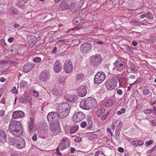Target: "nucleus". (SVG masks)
Returning a JSON list of instances; mask_svg holds the SVG:
<instances>
[{
	"mask_svg": "<svg viewBox=\"0 0 156 156\" xmlns=\"http://www.w3.org/2000/svg\"><path fill=\"white\" fill-rule=\"evenodd\" d=\"M9 130L15 136H19L22 134V126L18 121H11L9 125Z\"/></svg>",
	"mask_w": 156,
	"mask_h": 156,
	"instance_id": "1",
	"label": "nucleus"
},
{
	"mask_svg": "<svg viewBox=\"0 0 156 156\" xmlns=\"http://www.w3.org/2000/svg\"><path fill=\"white\" fill-rule=\"evenodd\" d=\"M97 101L94 98L88 97L80 101V106L83 109L89 110L95 107Z\"/></svg>",
	"mask_w": 156,
	"mask_h": 156,
	"instance_id": "2",
	"label": "nucleus"
},
{
	"mask_svg": "<svg viewBox=\"0 0 156 156\" xmlns=\"http://www.w3.org/2000/svg\"><path fill=\"white\" fill-rule=\"evenodd\" d=\"M70 142L68 139L66 137H63L62 139L61 142L56 149L57 154L61 155V154L58 150L62 151L68 148L69 146Z\"/></svg>",
	"mask_w": 156,
	"mask_h": 156,
	"instance_id": "3",
	"label": "nucleus"
},
{
	"mask_svg": "<svg viewBox=\"0 0 156 156\" xmlns=\"http://www.w3.org/2000/svg\"><path fill=\"white\" fill-rule=\"evenodd\" d=\"M106 76L102 72H98L94 76V82L95 84H99L101 83L105 79Z\"/></svg>",
	"mask_w": 156,
	"mask_h": 156,
	"instance_id": "4",
	"label": "nucleus"
},
{
	"mask_svg": "<svg viewBox=\"0 0 156 156\" xmlns=\"http://www.w3.org/2000/svg\"><path fill=\"white\" fill-rule=\"evenodd\" d=\"M66 107L68 108V106L67 107L63 106L61 107H57V110L58 113L59 118L63 119L68 116L69 113V112H68V110H66V111L64 112L62 111V109H61V108L63 109L65 108V109H67V108H66Z\"/></svg>",
	"mask_w": 156,
	"mask_h": 156,
	"instance_id": "5",
	"label": "nucleus"
},
{
	"mask_svg": "<svg viewBox=\"0 0 156 156\" xmlns=\"http://www.w3.org/2000/svg\"><path fill=\"white\" fill-rule=\"evenodd\" d=\"M92 47L90 44L87 42L82 44L80 47V50L83 54L88 53L91 50Z\"/></svg>",
	"mask_w": 156,
	"mask_h": 156,
	"instance_id": "6",
	"label": "nucleus"
},
{
	"mask_svg": "<svg viewBox=\"0 0 156 156\" xmlns=\"http://www.w3.org/2000/svg\"><path fill=\"white\" fill-rule=\"evenodd\" d=\"M85 117V115L82 112H78L73 115V121L74 122H77L82 121Z\"/></svg>",
	"mask_w": 156,
	"mask_h": 156,
	"instance_id": "7",
	"label": "nucleus"
},
{
	"mask_svg": "<svg viewBox=\"0 0 156 156\" xmlns=\"http://www.w3.org/2000/svg\"><path fill=\"white\" fill-rule=\"evenodd\" d=\"M73 66L72 62L70 60L66 61L64 65V69L66 73H70L72 70Z\"/></svg>",
	"mask_w": 156,
	"mask_h": 156,
	"instance_id": "8",
	"label": "nucleus"
},
{
	"mask_svg": "<svg viewBox=\"0 0 156 156\" xmlns=\"http://www.w3.org/2000/svg\"><path fill=\"white\" fill-rule=\"evenodd\" d=\"M90 61L93 65H97L101 62L102 61V58L100 55L96 54L91 57Z\"/></svg>",
	"mask_w": 156,
	"mask_h": 156,
	"instance_id": "9",
	"label": "nucleus"
},
{
	"mask_svg": "<svg viewBox=\"0 0 156 156\" xmlns=\"http://www.w3.org/2000/svg\"><path fill=\"white\" fill-rule=\"evenodd\" d=\"M115 69L119 71H122L125 67V63L120 59H118L114 63Z\"/></svg>",
	"mask_w": 156,
	"mask_h": 156,
	"instance_id": "10",
	"label": "nucleus"
},
{
	"mask_svg": "<svg viewBox=\"0 0 156 156\" xmlns=\"http://www.w3.org/2000/svg\"><path fill=\"white\" fill-rule=\"evenodd\" d=\"M50 129L52 131L56 133L59 132V127L58 122H49Z\"/></svg>",
	"mask_w": 156,
	"mask_h": 156,
	"instance_id": "11",
	"label": "nucleus"
},
{
	"mask_svg": "<svg viewBox=\"0 0 156 156\" xmlns=\"http://www.w3.org/2000/svg\"><path fill=\"white\" fill-rule=\"evenodd\" d=\"M50 77V75L48 71L44 70L40 74V79L42 81H44L48 80Z\"/></svg>",
	"mask_w": 156,
	"mask_h": 156,
	"instance_id": "12",
	"label": "nucleus"
},
{
	"mask_svg": "<svg viewBox=\"0 0 156 156\" xmlns=\"http://www.w3.org/2000/svg\"><path fill=\"white\" fill-rule=\"evenodd\" d=\"M77 95L80 97H84L87 93L86 87L85 86H80L77 89Z\"/></svg>",
	"mask_w": 156,
	"mask_h": 156,
	"instance_id": "13",
	"label": "nucleus"
},
{
	"mask_svg": "<svg viewBox=\"0 0 156 156\" xmlns=\"http://www.w3.org/2000/svg\"><path fill=\"white\" fill-rule=\"evenodd\" d=\"M116 83V80L112 79L107 81L106 83V86L108 89L112 90L115 88Z\"/></svg>",
	"mask_w": 156,
	"mask_h": 156,
	"instance_id": "14",
	"label": "nucleus"
},
{
	"mask_svg": "<svg viewBox=\"0 0 156 156\" xmlns=\"http://www.w3.org/2000/svg\"><path fill=\"white\" fill-rule=\"evenodd\" d=\"M27 39L29 42L30 46H33L37 41L36 37L34 35H29L27 36Z\"/></svg>",
	"mask_w": 156,
	"mask_h": 156,
	"instance_id": "15",
	"label": "nucleus"
},
{
	"mask_svg": "<svg viewBox=\"0 0 156 156\" xmlns=\"http://www.w3.org/2000/svg\"><path fill=\"white\" fill-rule=\"evenodd\" d=\"M25 115L24 113L21 111H16L13 112L12 117L13 119H16L18 118H21Z\"/></svg>",
	"mask_w": 156,
	"mask_h": 156,
	"instance_id": "16",
	"label": "nucleus"
},
{
	"mask_svg": "<svg viewBox=\"0 0 156 156\" xmlns=\"http://www.w3.org/2000/svg\"><path fill=\"white\" fill-rule=\"evenodd\" d=\"M18 142L16 144V147L19 149H22L26 146L25 142L24 139L21 137L18 138Z\"/></svg>",
	"mask_w": 156,
	"mask_h": 156,
	"instance_id": "17",
	"label": "nucleus"
},
{
	"mask_svg": "<svg viewBox=\"0 0 156 156\" xmlns=\"http://www.w3.org/2000/svg\"><path fill=\"white\" fill-rule=\"evenodd\" d=\"M57 113L55 112H51L48 113L47 115V119L49 122H57L56 120Z\"/></svg>",
	"mask_w": 156,
	"mask_h": 156,
	"instance_id": "18",
	"label": "nucleus"
},
{
	"mask_svg": "<svg viewBox=\"0 0 156 156\" xmlns=\"http://www.w3.org/2000/svg\"><path fill=\"white\" fill-rule=\"evenodd\" d=\"M53 67L54 71L56 73H58L62 70V66L60 62L56 61Z\"/></svg>",
	"mask_w": 156,
	"mask_h": 156,
	"instance_id": "19",
	"label": "nucleus"
},
{
	"mask_svg": "<svg viewBox=\"0 0 156 156\" xmlns=\"http://www.w3.org/2000/svg\"><path fill=\"white\" fill-rule=\"evenodd\" d=\"M34 66V65L31 63H27L23 66V71L24 73H27L30 71Z\"/></svg>",
	"mask_w": 156,
	"mask_h": 156,
	"instance_id": "20",
	"label": "nucleus"
},
{
	"mask_svg": "<svg viewBox=\"0 0 156 156\" xmlns=\"http://www.w3.org/2000/svg\"><path fill=\"white\" fill-rule=\"evenodd\" d=\"M60 7L62 10L66 9H70L71 7L69 5H68L66 2L62 1L60 5Z\"/></svg>",
	"mask_w": 156,
	"mask_h": 156,
	"instance_id": "21",
	"label": "nucleus"
},
{
	"mask_svg": "<svg viewBox=\"0 0 156 156\" xmlns=\"http://www.w3.org/2000/svg\"><path fill=\"white\" fill-rule=\"evenodd\" d=\"M29 120L28 122V129L30 133H31L33 131V128L34 125V120L31 118H29Z\"/></svg>",
	"mask_w": 156,
	"mask_h": 156,
	"instance_id": "22",
	"label": "nucleus"
},
{
	"mask_svg": "<svg viewBox=\"0 0 156 156\" xmlns=\"http://www.w3.org/2000/svg\"><path fill=\"white\" fill-rule=\"evenodd\" d=\"M6 137L5 132L0 130V142L4 143L6 140Z\"/></svg>",
	"mask_w": 156,
	"mask_h": 156,
	"instance_id": "23",
	"label": "nucleus"
},
{
	"mask_svg": "<svg viewBox=\"0 0 156 156\" xmlns=\"http://www.w3.org/2000/svg\"><path fill=\"white\" fill-rule=\"evenodd\" d=\"M67 100L70 102H74L76 101L77 99V96L76 95H69Z\"/></svg>",
	"mask_w": 156,
	"mask_h": 156,
	"instance_id": "24",
	"label": "nucleus"
},
{
	"mask_svg": "<svg viewBox=\"0 0 156 156\" xmlns=\"http://www.w3.org/2000/svg\"><path fill=\"white\" fill-rule=\"evenodd\" d=\"M131 143L133 145L138 146L142 145L144 144V142L141 140H133L131 141Z\"/></svg>",
	"mask_w": 156,
	"mask_h": 156,
	"instance_id": "25",
	"label": "nucleus"
},
{
	"mask_svg": "<svg viewBox=\"0 0 156 156\" xmlns=\"http://www.w3.org/2000/svg\"><path fill=\"white\" fill-rule=\"evenodd\" d=\"M66 107L67 106H68V108H66H66H67V109H65V108L64 109H63L62 108H61V109H62V111H66V110H68V112H69V111H70V107H69V104L67 103V102H65V103H62V104H59V105H58V107H62L63 106H66Z\"/></svg>",
	"mask_w": 156,
	"mask_h": 156,
	"instance_id": "26",
	"label": "nucleus"
},
{
	"mask_svg": "<svg viewBox=\"0 0 156 156\" xmlns=\"http://www.w3.org/2000/svg\"><path fill=\"white\" fill-rule=\"evenodd\" d=\"M28 85L27 83L24 80H22L20 81L19 84L20 87L22 89H24L27 87Z\"/></svg>",
	"mask_w": 156,
	"mask_h": 156,
	"instance_id": "27",
	"label": "nucleus"
},
{
	"mask_svg": "<svg viewBox=\"0 0 156 156\" xmlns=\"http://www.w3.org/2000/svg\"><path fill=\"white\" fill-rule=\"evenodd\" d=\"M52 92L53 94L56 96L61 95L62 94V90L58 88L54 89L52 90Z\"/></svg>",
	"mask_w": 156,
	"mask_h": 156,
	"instance_id": "28",
	"label": "nucleus"
},
{
	"mask_svg": "<svg viewBox=\"0 0 156 156\" xmlns=\"http://www.w3.org/2000/svg\"><path fill=\"white\" fill-rule=\"evenodd\" d=\"M123 124V123L122 122L120 121L119 122L115 129V133L116 134H119V133L122 126Z\"/></svg>",
	"mask_w": 156,
	"mask_h": 156,
	"instance_id": "29",
	"label": "nucleus"
},
{
	"mask_svg": "<svg viewBox=\"0 0 156 156\" xmlns=\"http://www.w3.org/2000/svg\"><path fill=\"white\" fill-rule=\"evenodd\" d=\"M30 93L31 94L36 97H38L39 95V93L33 89H31L30 90Z\"/></svg>",
	"mask_w": 156,
	"mask_h": 156,
	"instance_id": "30",
	"label": "nucleus"
},
{
	"mask_svg": "<svg viewBox=\"0 0 156 156\" xmlns=\"http://www.w3.org/2000/svg\"><path fill=\"white\" fill-rule=\"evenodd\" d=\"M74 21L76 24L79 25L83 22V20L81 17H78L75 18Z\"/></svg>",
	"mask_w": 156,
	"mask_h": 156,
	"instance_id": "31",
	"label": "nucleus"
},
{
	"mask_svg": "<svg viewBox=\"0 0 156 156\" xmlns=\"http://www.w3.org/2000/svg\"><path fill=\"white\" fill-rule=\"evenodd\" d=\"M78 129V126H74L70 128V133L71 134H73L75 133L77 130Z\"/></svg>",
	"mask_w": 156,
	"mask_h": 156,
	"instance_id": "32",
	"label": "nucleus"
},
{
	"mask_svg": "<svg viewBox=\"0 0 156 156\" xmlns=\"http://www.w3.org/2000/svg\"><path fill=\"white\" fill-rule=\"evenodd\" d=\"M105 112V109L103 108L98 110L97 111V115L98 117L101 116L102 114Z\"/></svg>",
	"mask_w": 156,
	"mask_h": 156,
	"instance_id": "33",
	"label": "nucleus"
},
{
	"mask_svg": "<svg viewBox=\"0 0 156 156\" xmlns=\"http://www.w3.org/2000/svg\"><path fill=\"white\" fill-rule=\"evenodd\" d=\"M18 142V138L17 139H16L12 138L10 141L9 142V144L12 145L13 146H16V144H17V142Z\"/></svg>",
	"mask_w": 156,
	"mask_h": 156,
	"instance_id": "34",
	"label": "nucleus"
},
{
	"mask_svg": "<svg viewBox=\"0 0 156 156\" xmlns=\"http://www.w3.org/2000/svg\"><path fill=\"white\" fill-rule=\"evenodd\" d=\"M130 69L134 73H136L138 70V67L136 66L133 64H131L130 66Z\"/></svg>",
	"mask_w": 156,
	"mask_h": 156,
	"instance_id": "35",
	"label": "nucleus"
},
{
	"mask_svg": "<svg viewBox=\"0 0 156 156\" xmlns=\"http://www.w3.org/2000/svg\"><path fill=\"white\" fill-rule=\"evenodd\" d=\"M66 79L64 77H59L58 80V83L60 85H63L65 84Z\"/></svg>",
	"mask_w": 156,
	"mask_h": 156,
	"instance_id": "36",
	"label": "nucleus"
},
{
	"mask_svg": "<svg viewBox=\"0 0 156 156\" xmlns=\"http://www.w3.org/2000/svg\"><path fill=\"white\" fill-rule=\"evenodd\" d=\"M113 104V101L110 99L107 100L105 102V104L106 106L109 107L111 106Z\"/></svg>",
	"mask_w": 156,
	"mask_h": 156,
	"instance_id": "37",
	"label": "nucleus"
},
{
	"mask_svg": "<svg viewBox=\"0 0 156 156\" xmlns=\"http://www.w3.org/2000/svg\"><path fill=\"white\" fill-rule=\"evenodd\" d=\"M84 78V74L81 73H79L76 76V79L77 80H82Z\"/></svg>",
	"mask_w": 156,
	"mask_h": 156,
	"instance_id": "38",
	"label": "nucleus"
},
{
	"mask_svg": "<svg viewBox=\"0 0 156 156\" xmlns=\"http://www.w3.org/2000/svg\"><path fill=\"white\" fill-rule=\"evenodd\" d=\"M154 112V110H152L151 109L148 108L143 111V112L145 113L146 115H147L150 114Z\"/></svg>",
	"mask_w": 156,
	"mask_h": 156,
	"instance_id": "39",
	"label": "nucleus"
},
{
	"mask_svg": "<svg viewBox=\"0 0 156 156\" xmlns=\"http://www.w3.org/2000/svg\"><path fill=\"white\" fill-rule=\"evenodd\" d=\"M143 92L145 95H147L149 94L150 91L147 88L144 87L143 89Z\"/></svg>",
	"mask_w": 156,
	"mask_h": 156,
	"instance_id": "40",
	"label": "nucleus"
},
{
	"mask_svg": "<svg viewBox=\"0 0 156 156\" xmlns=\"http://www.w3.org/2000/svg\"><path fill=\"white\" fill-rule=\"evenodd\" d=\"M41 61V58L39 57H36L33 59V61L36 63H39Z\"/></svg>",
	"mask_w": 156,
	"mask_h": 156,
	"instance_id": "41",
	"label": "nucleus"
},
{
	"mask_svg": "<svg viewBox=\"0 0 156 156\" xmlns=\"http://www.w3.org/2000/svg\"><path fill=\"white\" fill-rule=\"evenodd\" d=\"M126 110L125 109L123 108H122L120 109V110L119 111L117 112V114L118 115H120L121 114L124 113H125Z\"/></svg>",
	"mask_w": 156,
	"mask_h": 156,
	"instance_id": "42",
	"label": "nucleus"
},
{
	"mask_svg": "<svg viewBox=\"0 0 156 156\" xmlns=\"http://www.w3.org/2000/svg\"><path fill=\"white\" fill-rule=\"evenodd\" d=\"M146 18L149 19H152L153 18V16L151 13L150 12H147L146 13Z\"/></svg>",
	"mask_w": 156,
	"mask_h": 156,
	"instance_id": "43",
	"label": "nucleus"
},
{
	"mask_svg": "<svg viewBox=\"0 0 156 156\" xmlns=\"http://www.w3.org/2000/svg\"><path fill=\"white\" fill-rule=\"evenodd\" d=\"M140 22L136 20H131L130 21V24L132 25H137V23H139Z\"/></svg>",
	"mask_w": 156,
	"mask_h": 156,
	"instance_id": "44",
	"label": "nucleus"
},
{
	"mask_svg": "<svg viewBox=\"0 0 156 156\" xmlns=\"http://www.w3.org/2000/svg\"><path fill=\"white\" fill-rule=\"evenodd\" d=\"M87 126V122L85 121H83L80 124V126L82 128H85Z\"/></svg>",
	"mask_w": 156,
	"mask_h": 156,
	"instance_id": "45",
	"label": "nucleus"
},
{
	"mask_svg": "<svg viewBox=\"0 0 156 156\" xmlns=\"http://www.w3.org/2000/svg\"><path fill=\"white\" fill-rule=\"evenodd\" d=\"M11 91L13 93L17 94L18 90L16 89V87H14L11 90Z\"/></svg>",
	"mask_w": 156,
	"mask_h": 156,
	"instance_id": "46",
	"label": "nucleus"
},
{
	"mask_svg": "<svg viewBox=\"0 0 156 156\" xmlns=\"http://www.w3.org/2000/svg\"><path fill=\"white\" fill-rule=\"evenodd\" d=\"M150 122L151 123V125L152 126H156V121L153 120L150 121Z\"/></svg>",
	"mask_w": 156,
	"mask_h": 156,
	"instance_id": "47",
	"label": "nucleus"
},
{
	"mask_svg": "<svg viewBox=\"0 0 156 156\" xmlns=\"http://www.w3.org/2000/svg\"><path fill=\"white\" fill-rule=\"evenodd\" d=\"M108 115V114L103 115L101 117V120L103 121L105 120L107 117Z\"/></svg>",
	"mask_w": 156,
	"mask_h": 156,
	"instance_id": "48",
	"label": "nucleus"
},
{
	"mask_svg": "<svg viewBox=\"0 0 156 156\" xmlns=\"http://www.w3.org/2000/svg\"><path fill=\"white\" fill-rule=\"evenodd\" d=\"M74 140L76 142H80L82 140V138L80 137H77L74 139Z\"/></svg>",
	"mask_w": 156,
	"mask_h": 156,
	"instance_id": "49",
	"label": "nucleus"
},
{
	"mask_svg": "<svg viewBox=\"0 0 156 156\" xmlns=\"http://www.w3.org/2000/svg\"><path fill=\"white\" fill-rule=\"evenodd\" d=\"M25 97H22L19 98V100L21 102L23 103L25 101Z\"/></svg>",
	"mask_w": 156,
	"mask_h": 156,
	"instance_id": "50",
	"label": "nucleus"
},
{
	"mask_svg": "<svg viewBox=\"0 0 156 156\" xmlns=\"http://www.w3.org/2000/svg\"><path fill=\"white\" fill-rule=\"evenodd\" d=\"M153 143V141L152 140H150L148 142H146L145 143V144L147 146L152 144Z\"/></svg>",
	"mask_w": 156,
	"mask_h": 156,
	"instance_id": "51",
	"label": "nucleus"
},
{
	"mask_svg": "<svg viewBox=\"0 0 156 156\" xmlns=\"http://www.w3.org/2000/svg\"><path fill=\"white\" fill-rule=\"evenodd\" d=\"M32 139L34 141H36L37 140V135L36 134H34L33 135Z\"/></svg>",
	"mask_w": 156,
	"mask_h": 156,
	"instance_id": "52",
	"label": "nucleus"
},
{
	"mask_svg": "<svg viewBox=\"0 0 156 156\" xmlns=\"http://www.w3.org/2000/svg\"><path fill=\"white\" fill-rule=\"evenodd\" d=\"M6 79L3 77L0 78V81L2 82H4L6 81Z\"/></svg>",
	"mask_w": 156,
	"mask_h": 156,
	"instance_id": "53",
	"label": "nucleus"
},
{
	"mask_svg": "<svg viewBox=\"0 0 156 156\" xmlns=\"http://www.w3.org/2000/svg\"><path fill=\"white\" fill-rule=\"evenodd\" d=\"M154 151V149L152 147L151 149H150L149 150H148L147 151V152L148 154H151Z\"/></svg>",
	"mask_w": 156,
	"mask_h": 156,
	"instance_id": "54",
	"label": "nucleus"
},
{
	"mask_svg": "<svg viewBox=\"0 0 156 156\" xmlns=\"http://www.w3.org/2000/svg\"><path fill=\"white\" fill-rule=\"evenodd\" d=\"M17 12L18 11L16 9H14L12 10V12H11V13L15 15L17 13Z\"/></svg>",
	"mask_w": 156,
	"mask_h": 156,
	"instance_id": "55",
	"label": "nucleus"
},
{
	"mask_svg": "<svg viewBox=\"0 0 156 156\" xmlns=\"http://www.w3.org/2000/svg\"><path fill=\"white\" fill-rule=\"evenodd\" d=\"M118 150L119 152L122 153L124 151V149L122 147H119Z\"/></svg>",
	"mask_w": 156,
	"mask_h": 156,
	"instance_id": "56",
	"label": "nucleus"
},
{
	"mask_svg": "<svg viewBox=\"0 0 156 156\" xmlns=\"http://www.w3.org/2000/svg\"><path fill=\"white\" fill-rule=\"evenodd\" d=\"M0 43L2 45H4L5 44V41L3 39H2L0 41Z\"/></svg>",
	"mask_w": 156,
	"mask_h": 156,
	"instance_id": "57",
	"label": "nucleus"
},
{
	"mask_svg": "<svg viewBox=\"0 0 156 156\" xmlns=\"http://www.w3.org/2000/svg\"><path fill=\"white\" fill-rule=\"evenodd\" d=\"M14 39V38L10 37L8 39V41L10 43H12Z\"/></svg>",
	"mask_w": 156,
	"mask_h": 156,
	"instance_id": "58",
	"label": "nucleus"
},
{
	"mask_svg": "<svg viewBox=\"0 0 156 156\" xmlns=\"http://www.w3.org/2000/svg\"><path fill=\"white\" fill-rule=\"evenodd\" d=\"M56 51H57V48L56 47H55L54 48H53V49L52 50V53H54V54L55 53Z\"/></svg>",
	"mask_w": 156,
	"mask_h": 156,
	"instance_id": "59",
	"label": "nucleus"
},
{
	"mask_svg": "<svg viewBox=\"0 0 156 156\" xmlns=\"http://www.w3.org/2000/svg\"><path fill=\"white\" fill-rule=\"evenodd\" d=\"M107 131L111 135H112V133L111 131V129L109 128H108L107 129Z\"/></svg>",
	"mask_w": 156,
	"mask_h": 156,
	"instance_id": "60",
	"label": "nucleus"
},
{
	"mask_svg": "<svg viewBox=\"0 0 156 156\" xmlns=\"http://www.w3.org/2000/svg\"><path fill=\"white\" fill-rule=\"evenodd\" d=\"M117 92L119 94L121 95L122 93V91L121 89H119L117 90Z\"/></svg>",
	"mask_w": 156,
	"mask_h": 156,
	"instance_id": "61",
	"label": "nucleus"
},
{
	"mask_svg": "<svg viewBox=\"0 0 156 156\" xmlns=\"http://www.w3.org/2000/svg\"><path fill=\"white\" fill-rule=\"evenodd\" d=\"M152 110H154V112H153V113L156 115V108L155 106L153 107V109Z\"/></svg>",
	"mask_w": 156,
	"mask_h": 156,
	"instance_id": "62",
	"label": "nucleus"
},
{
	"mask_svg": "<svg viewBox=\"0 0 156 156\" xmlns=\"http://www.w3.org/2000/svg\"><path fill=\"white\" fill-rule=\"evenodd\" d=\"M71 154H73L74 153L75 151V149L73 147H71L70 149Z\"/></svg>",
	"mask_w": 156,
	"mask_h": 156,
	"instance_id": "63",
	"label": "nucleus"
},
{
	"mask_svg": "<svg viewBox=\"0 0 156 156\" xmlns=\"http://www.w3.org/2000/svg\"><path fill=\"white\" fill-rule=\"evenodd\" d=\"M13 27L15 28H18L20 27V25L17 23H16L14 25Z\"/></svg>",
	"mask_w": 156,
	"mask_h": 156,
	"instance_id": "64",
	"label": "nucleus"
}]
</instances>
